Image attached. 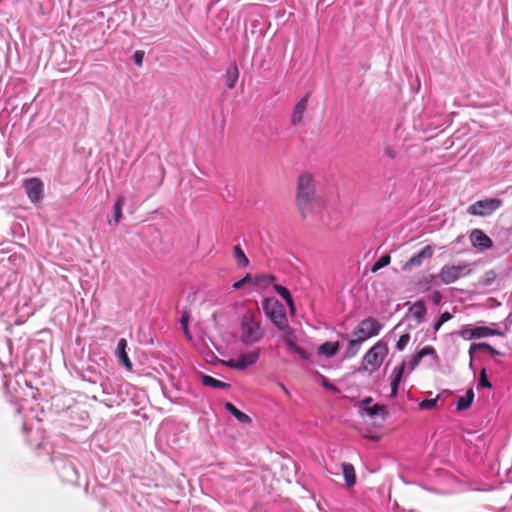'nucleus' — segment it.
<instances>
[{
	"instance_id": "11",
	"label": "nucleus",
	"mask_w": 512,
	"mask_h": 512,
	"mask_svg": "<svg viewBox=\"0 0 512 512\" xmlns=\"http://www.w3.org/2000/svg\"><path fill=\"white\" fill-rule=\"evenodd\" d=\"M433 248L430 245H426L419 251L416 255H413L404 265V271H410L414 267H419L423 264V262L427 259L432 258L433 256Z\"/></svg>"
},
{
	"instance_id": "39",
	"label": "nucleus",
	"mask_w": 512,
	"mask_h": 512,
	"mask_svg": "<svg viewBox=\"0 0 512 512\" xmlns=\"http://www.w3.org/2000/svg\"><path fill=\"white\" fill-rule=\"evenodd\" d=\"M383 154L389 159H395L397 157L396 150L390 145L383 147Z\"/></svg>"
},
{
	"instance_id": "30",
	"label": "nucleus",
	"mask_w": 512,
	"mask_h": 512,
	"mask_svg": "<svg viewBox=\"0 0 512 512\" xmlns=\"http://www.w3.org/2000/svg\"><path fill=\"white\" fill-rule=\"evenodd\" d=\"M364 410L371 418L377 415L383 416L386 413L385 406L380 404H375L372 407H366Z\"/></svg>"
},
{
	"instance_id": "42",
	"label": "nucleus",
	"mask_w": 512,
	"mask_h": 512,
	"mask_svg": "<svg viewBox=\"0 0 512 512\" xmlns=\"http://www.w3.org/2000/svg\"><path fill=\"white\" fill-rule=\"evenodd\" d=\"M418 353L422 355V358L427 355H433L435 358L437 357L435 349L430 346L422 348L420 351H418Z\"/></svg>"
},
{
	"instance_id": "17",
	"label": "nucleus",
	"mask_w": 512,
	"mask_h": 512,
	"mask_svg": "<svg viewBox=\"0 0 512 512\" xmlns=\"http://www.w3.org/2000/svg\"><path fill=\"white\" fill-rule=\"evenodd\" d=\"M405 363H401L397 367L394 368L392 372V381H391V396L395 397L398 393L399 383L402 379L404 373Z\"/></svg>"
},
{
	"instance_id": "16",
	"label": "nucleus",
	"mask_w": 512,
	"mask_h": 512,
	"mask_svg": "<svg viewBox=\"0 0 512 512\" xmlns=\"http://www.w3.org/2000/svg\"><path fill=\"white\" fill-rule=\"evenodd\" d=\"M59 473L63 480L68 483H75L78 479L77 471L71 463H63Z\"/></svg>"
},
{
	"instance_id": "33",
	"label": "nucleus",
	"mask_w": 512,
	"mask_h": 512,
	"mask_svg": "<svg viewBox=\"0 0 512 512\" xmlns=\"http://www.w3.org/2000/svg\"><path fill=\"white\" fill-rule=\"evenodd\" d=\"M274 290H275V292H276L280 297H282L284 300H286V299H290V297H291V293H290V291H289L286 287H284V286H282V285L275 284V285H274Z\"/></svg>"
},
{
	"instance_id": "27",
	"label": "nucleus",
	"mask_w": 512,
	"mask_h": 512,
	"mask_svg": "<svg viewBox=\"0 0 512 512\" xmlns=\"http://www.w3.org/2000/svg\"><path fill=\"white\" fill-rule=\"evenodd\" d=\"M476 350H487L493 355H500V352L497 351L494 347H492L490 344L482 342V343H473L471 344L469 348V354L472 357V354Z\"/></svg>"
},
{
	"instance_id": "34",
	"label": "nucleus",
	"mask_w": 512,
	"mask_h": 512,
	"mask_svg": "<svg viewBox=\"0 0 512 512\" xmlns=\"http://www.w3.org/2000/svg\"><path fill=\"white\" fill-rule=\"evenodd\" d=\"M284 331H285V332H284V334H283V336H282V340H283V342H284L285 344L289 343V341H290V342H296V338H297V337H296V334H295V332H294L291 328H289V327L287 326V328H286V329H284Z\"/></svg>"
},
{
	"instance_id": "40",
	"label": "nucleus",
	"mask_w": 512,
	"mask_h": 512,
	"mask_svg": "<svg viewBox=\"0 0 512 512\" xmlns=\"http://www.w3.org/2000/svg\"><path fill=\"white\" fill-rule=\"evenodd\" d=\"M144 55H145V53L142 50H137L134 52L133 60L137 66H139V67L142 66L143 60H144Z\"/></svg>"
},
{
	"instance_id": "26",
	"label": "nucleus",
	"mask_w": 512,
	"mask_h": 512,
	"mask_svg": "<svg viewBox=\"0 0 512 512\" xmlns=\"http://www.w3.org/2000/svg\"><path fill=\"white\" fill-rule=\"evenodd\" d=\"M233 254L238 266L246 267L249 265V259L247 258V256L245 255L244 251L241 249L240 246H234Z\"/></svg>"
},
{
	"instance_id": "31",
	"label": "nucleus",
	"mask_w": 512,
	"mask_h": 512,
	"mask_svg": "<svg viewBox=\"0 0 512 512\" xmlns=\"http://www.w3.org/2000/svg\"><path fill=\"white\" fill-rule=\"evenodd\" d=\"M480 388H492V384L488 380L487 371L485 368H482L480 371L478 389Z\"/></svg>"
},
{
	"instance_id": "15",
	"label": "nucleus",
	"mask_w": 512,
	"mask_h": 512,
	"mask_svg": "<svg viewBox=\"0 0 512 512\" xmlns=\"http://www.w3.org/2000/svg\"><path fill=\"white\" fill-rule=\"evenodd\" d=\"M126 348H127V341H126V339L121 338L117 344L116 354L118 356L119 362L122 365H124L128 369H132V362L130 361V359L127 355Z\"/></svg>"
},
{
	"instance_id": "24",
	"label": "nucleus",
	"mask_w": 512,
	"mask_h": 512,
	"mask_svg": "<svg viewBox=\"0 0 512 512\" xmlns=\"http://www.w3.org/2000/svg\"><path fill=\"white\" fill-rule=\"evenodd\" d=\"M125 204V198L124 196H119L114 204V214L113 218L109 220V224H118L122 218V208Z\"/></svg>"
},
{
	"instance_id": "38",
	"label": "nucleus",
	"mask_w": 512,
	"mask_h": 512,
	"mask_svg": "<svg viewBox=\"0 0 512 512\" xmlns=\"http://www.w3.org/2000/svg\"><path fill=\"white\" fill-rule=\"evenodd\" d=\"M188 323H189V314H188V312L184 311L180 318V324H181V327L186 335L189 334Z\"/></svg>"
},
{
	"instance_id": "8",
	"label": "nucleus",
	"mask_w": 512,
	"mask_h": 512,
	"mask_svg": "<svg viewBox=\"0 0 512 512\" xmlns=\"http://www.w3.org/2000/svg\"><path fill=\"white\" fill-rule=\"evenodd\" d=\"M263 309L265 311V314L269 317V319L278 329L284 330L287 328V317L282 309V306L278 305L277 301L274 302L273 305H270L269 301L266 300L263 304Z\"/></svg>"
},
{
	"instance_id": "6",
	"label": "nucleus",
	"mask_w": 512,
	"mask_h": 512,
	"mask_svg": "<svg viewBox=\"0 0 512 512\" xmlns=\"http://www.w3.org/2000/svg\"><path fill=\"white\" fill-rule=\"evenodd\" d=\"M502 200L497 198H486L483 200L476 201L470 205L467 212L470 215L486 217L491 215L494 211L500 208Z\"/></svg>"
},
{
	"instance_id": "12",
	"label": "nucleus",
	"mask_w": 512,
	"mask_h": 512,
	"mask_svg": "<svg viewBox=\"0 0 512 512\" xmlns=\"http://www.w3.org/2000/svg\"><path fill=\"white\" fill-rule=\"evenodd\" d=\"M470 241L474 248L485 251L493 246V241L480 229H473L470 233Z\"/></svg>"
},
{
	"instance_id": "10",
	"label": "nucleus",
	"mask_w": 512,
	"mask_h": 512,
	"mask_svg": "<svg viewBox=\"0 0 512 512\" xmlns=\"http://www.w3.org/2000/svg\"><path fill=\"white\" fill-rule=\"evenodd\" d=\"M24 187L28 198L32 203H37L43 198V183L38 178H30L24 181Z\"/></svg>"
},
{
	"instance_id": "9",
	"label": "nucleus",
	"mask_w": 512,
	"mask_h": 512,
	"mask_svg": "<svg viewBox=\"0 0 512 512\" xmlns=\"http://www.w3.org/2000/svg\"><path fill=\"white\" fill-rule=\"evenodd\" d=\"M259 356V350L250 351L241 354L238 358L228 360L225 362V365L230 368L245 370L246 368L254 365L259 359Z\"/></svg>"
},
{
	"instance_id": "37",
	"label": "nucleus",
	"mask_w": 512,
	"mask_h": 512,
	"mask_svg": "<svg viewBox=\"0 0 512 512\" xmlns=\"http://www.w3.org/2000/svg\"><path fill=\"white\" fill-rule=\"evenodd\" d=\"M410 341V336L409 334H403L399 337L397 343H396V348L397 350L399 351H402L404 350V348L407 346V344L409 343Z\"/></svg>"
},
{
	"instance_id": "41",
	"label": "nucleus",
	"mask_w": 512,
	"mask_h": 512,
	"mask_svg": "<svg viewBox=\"0 0 512 512\" xmlns=\"http://www.w3.org/2000/svg\"><path fill=\"white\" fill-rule=\"evenodd\" d=\"M421 360H422L421 354H419L418 352L416 354H414L409 362L410 368L412 370L415 369Z\"/></svg>"
},
{
	"instance_id": "48",
	"label": "nucleus",
	"mask_w": 512,
	"mask_h": 512,
	"mask_svg": "<svg viewBox=\"0 0 512 512\" xmlns=\"http://www.w3.org/2000/svg\"><path fill=\"white\" fill-rule=\"evenodd\" d=\"M326 387L331 390H336V387L334 385H326Z\"/></svg>"
},
{
	"instance_id": "20",
	"label": "nucleus",
	"mask_w": 512,
	"mask_h": 512,
	"mask_svg": "<svg viewBox=\"0 0 512 512\" xmlns=\"http://www.w3.org/2000/svg\"><path fill=\"white\" fill-rule=\"evenodd\" d=\"M339 342H325L318 348V353L326 357H333L339 350Z\"/></svg>"
},
{
	"instance_id": "13",
	"label": "nucleus",
	"mask_w": 512,
	"mask_h": 512,
	"mask_svg": "<svg viewBox=\"0 0 512 512\" xmlns=\"http://www.w3.org/2000/svg\"><path fill=\"white\" fill-rule=\"evenodd\" d=\"M308 106V98L303 97L301 100L297 102V104L294 107V110L292 112L291 116V124L294 126L299 125L302 122L303 115L305 111L307 110Z\"/></svg>"
},
{
	"instance_id": "21",
	"label": "nucleus",
	"mask_w": 512,
	"mask_h": 512,
	"mask_svg": "<svg viewBox=\"0 0 512 512\" xmlns=\"http://www.w3.org/2000/svg\"><path fill=\"white\" fill-rule=\"evenodd\" d=\"M225 408L230 412L240 423L247 424L251 422V418L244 412L237 409L232 403L226 402Z\"/></svg>"
},
{
	"instance_id": "7",
	"label": "nucleus",
	"mask_w": 512,
	"mask_h": 512,
	"mask_svg": "<svg viewBox=\"0 0 512 512\" xmlns=\"http://www.w3.org/2000/svg\"><path fill=\"white\" fill-rule=\"evenodd\" d=\"M459 336L464 340L471 339H479L489 336H503V332L486 327V326H476L472 327L471 325H463L458 332Z\"/></svg>"
},
{
	"instance_id": "35",
	"label": "nucleus",
	"mask_w": 512,
	"mask_h": 512,
	"mask_svg": "<svg viewBox=\"0 0 512 512\" xmlns=\"http://www.w3.org/2000/svg\"><path fill=\"white\" fill-rule=\"evenodd\" d=\"M438 397L435 399H425L419 403V408L422 410L433 409L436 407Z\"/></svg>"
},
{
	"instance_id": "36",
	"label": "nucleus",
	"mask_w": 512,
	"mask_h": 512,
	"mask_svg": "<svg viewBox=\"0 0 512 512\" xmlns=\"http://www.w3.org/2000/svg\"><path fill=\"white\" fill-rule=\"evenodd\" d=\"M251 282H252V276L250 274H247L242 279H240L239 281H236L232 285V287L235 290H239V289L243 288L247 283H251Z\"/></svg>"
},
{
	"instance_id": "2",
	"label": "nucleus",
	"mask_w": 512,
	"mask_h": 512,
	"mask_svg": "<svg viewBox=\"0 0 512 512\" xmlns=\"http://www.w3.org/2000/svg\"><path fill=\"white\" fill-rule=\"evenodd\" d=\"M473 271V267L469 263H460L457 265H444L437 275H432L434 285L452 284L458 279L469 275Z\"/></svg>"
},
{
	"instance_id": "25",
	"label": "nucleus",
	"mask_w": 512,
	"mask_h": 512,
	"mask_svg": "<svg viewBox=\"0 0 512 512\" xmlns=\"http://www.w3.org/2000/svg\"><path fill=\"white\" fill-rule=\"evenodd\" d=\"M362 343L363 342L360 339H358L357 337L350 339L348 341V345H347V348L345 351V357L351 358V357L355 356L358 353Z\"/></svg>"
},
{
	"instance_id": "29",
	"label": "nucleus",
	"mask_w": 512,
	"mask_h": 512,
	"mask_svg": "<svg viewBox=\"0 0 512 512\" xmlns=\"http://www.w3.org/2000/svg\"><path fill=\"white\" fill-rule=\"evenodd\" d=\"M391 262V257L389 254H385L383 256H381L374 264L373 266L371 267V272L372 273H375L377 272L378 270L388 266Z\"/></svg>"
},
{
	"instance_id": "18",
	"label": "nucleus",
	"mask_w": 512,
	"mask_h": 512,
	"mask_svg": "<svg viewBox=\"0 0 512 512\" xmlns=\"http://www.w3.org/2000/svg\"><path fill=\"white\" fill-rule=\"evenodd\" d=\"M342 473L348 487H352L356 483V475L354 466L350 463H342Z\"/></svg>"
},
{
	"instance_id": "46",
	"label": "nucleus",
	"mask_w": 512,
	"mask_h": 512,
	"mask_svg": "<svg viewBox=\"0 0 512 512\" xmlns=\"http://www.w3.org/2000/svg\"><path fill=\"white\" fill-rule=\"evenodd\" d=\"M285 302L289 306L291 312H294L295 307H294V302H293L292 296L290 297V299H286Z\"/></svg>"
},
{
	"instance_id": "19",
	"label": "nucleus",
	"mask_w": 512,
	"mask_h": 512,
	"mask_svg": "<svg viewBox=\"0 0 512 512\" xmlns=\"http://www.w3.org/2000/svg\"><path fill=\"white\" fill-rule=\"evenodd\" d=\"M412 316L417 320L418 323H421L425 319L426 315V307L422 301H416L409 309Z\"/></svg>"
},
{
	"instance_id": "47",
	"label": "nucleus",
	"mask_w": 512,
	"mask_h": 512,
	"mask_svg": "<svg viewBox=\"0 0 512 512\" xmlns=\"http://www.w3.org/2000/svg\"><path fill=\"white\" fill-rule=\"evenodd\" d=\"M362 402H363V404H369V403L372 402V398L371 397H367Z\"/></svg>"
},
{
	"instance_id": "32",
	"label": "nucleus",
	"mask_w": 512,
	"mask_h": 512,
	"mask_svg": "<svg viewBox=\"0 0 512 512\" xmlns=\"http://www.w3.org/2000/svg\"><path fill=\"white\" fill-rule=\"evenodd\" d=\"M450 319H452V314H451V313H449V312H447V311L443 312V313L439 316V318L437 319V321L434 323V326H433L434 331H435V332H437V331L441 328V326H442L445 322L449 321Z\"/></svg>"
},
{
	"instance_id": "3",
	"label": "nucleus",
	"mask_w": 512,
	"mask_h": 512,
	"mask_svg": "<svg viewBox=\"0 0 512 512\" xmlns=\"http://www.w3.org/2000/svg\"><path fill=\"white\" fill-rule=\"evenodd\" d=\"M264 336L260 322L252 316L245 315L241 320V341L244 345L250 346L259 342Z\"/></svg>"
},
{
	"instance_id": "14",
	"label": "nucleus",
	"mask_w": 512,
	"mask_h": 512,
	"mask_svg": "<svg viewBox=\"0 0 512 512\" xmlns=\"http://www.w3.org/2000/svg\"><path fill=\"white\" fill-rule=\"evenodd\" d=\"M239 78V69L236 62H231L225 72L226 86L229 89H233L236 86Z\"/></svg>"
},
{
	"instance_id": "5",
	"label": "nucleus",
	"mask_w": 512,
	"mask_h": 512,
	"mask_svg": "<svg viewBox=\"0 0 512 512\" xmlns=\"http://www.w3.org/2000/svg\"><path fill=\"white\" fill-rule=\"evenodd\" d=\"M382 324L373 317L363 319L357 329L353 332V336L365 342L367 339L376 336L380 333Z\"/></svg>"
},
{
	"instance_id": "1",
	"label": "nucleus",
	"mask_w": 512,
	"mask_h": 512,
	"mask_svg": "<svg viewBox=\"0 0 512 512\" xmlns=\"http://www.w3.org/2000/svg\"><path fill=\"white\" fill-rule=\"evenodd\" d=\"M296 203L302 217H306L319 206L314 180L309 173H303L298 177Z\"/></svg>"
},
{
	"instance_id": "28",
	"label": "nucleus",
	"mask_w": 512,
	"mask_h": 512,
	"mask_svg": "<svg viewBox=\"0 0 512 512\" xmlns=\"http://www.w3.org/2000/svg\"><path fill=\"white\" fill-rule=\"evenodd\" d=\"M288 348V350L290 352H294L296 354H298L302 359L304 360H309L310 359V354L308 352H306L304 349H302L301 347H299L296 342H290L285 344Z\"/></svg>"
},
{
	"instance_id": "45",
	"label": "nucleus",
	"mask_w": 512,
	"mask_h": 512,
	"mask_svg": "<svg viewBox=\"0 0 512 512\" xmlns=\"http://www.w3.org/2000/svg\"><path fill=\"white\" fill-rule=\"evenodd\" d=\"M495 276H496V275H495V272H494V271H492V270H490V271L486 272V273H485V281H484V283H485L486 285H490V284H491V281L495 278Z\"/></svg>"
},
{
	"instance_id": "22",
	"label": "nucleus",
	"mask_w": 512,
	"mask_h": 512,
	"mask_svg": "<svg viewBox=\"0 0 512 512\" xmlns=\"http://www.w3.org/2000/svg\"><path fill=\"white\" fill-rule=\"evenodd\" d=\"M474 400V392L472 389H469L465 396L459 397L456 403V409L458 411L466 410L468 409Z\"/></svg>"
},
{
	"instance_id": "44",
	"label": "nucleus",
	"mask_w": 512,
	"mask_h": 512,
	"mask_svg": "<svg viewBox=\"0 0 512 512\" xmlns=\"http://www.w3.org/2000/svg\"><path fill=\"white\" fill-rule=\"evenodd\" d=\"M431 301L434 305H438L442 300V294L439 291H434L431 294Z\"/></svg>"
},
{
	"instance_id": "4",
	"label": "nucleus",
	"mask_w": 512,
	"mask_h": 512,
	"mask_svg": "<svg viewBox=\"0 0 512 512\" xmlns=\"http://www.w3.org/2000/svg\"><path fill=\"white\" fill-rule=\"evenodd\" d=\"M388 353V346L383 341H378L374 346H372L364 355L362 360V367L364 370H368L370 373L376 371L383 359L386 357Z\"/></svg>"
},
{
	"instance_id": "49",
	"label": "nucleus",
	"mask_w": 512,
	"mask_h": 512,
	"mask_svg": "<svg viewBox=\"0 0 512 512\" xmlns=\"http://www.w3.org/2000/svg\"><path fill=\"white\" fill-rule=\"evenodd\" d=\"M281 388L284 390V392H285L286 394H289V391L287 390V388H286L284 385H281Z\"/></svg>"
},
{
	"instance_id": "43",
	"label": "nucleus",
	"mask_w": 512,
	"mask_h": 512,
	"mask_svg": "<svg viewBox=\"0 0 512 512\" xmlns=\"http://www.w3.org/2000/svg\"><path fill=\"white\" fill-rule=\"evenodd\" d=\"M274 280H275V277L273 275H263L257 279V282L268 285V284L272 283Z\"/></svg>"
},
{
	"instance_id": "23",
	"label": "nucleus",
	"mask_w": 512,
	"mask_h": 512,
	"mask_svg": "<svg viewBox=\"0 0 512 512\" xmlns=\"http://www.w3.org/2000/svg\"><path fill=\"white\" fill-rule=\"evenodd\" d=\"M202 384L208 387L212 388H218V389H228L230 387L229 383L222 382L220 380H217L209 375H202L201 376Z\"/></svg>"
}]
</instances>
